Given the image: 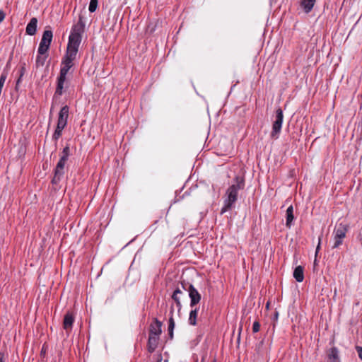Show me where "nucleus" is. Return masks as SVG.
Segmentation results:
<instances>
[{"label":"nucleus","mask_w":362,"mask_h":362,"mask_svg":"<svg viewBox=\"0 0 362 362\" xmlns=\"http://www.w3.org/2000/svg\"><path fill=\"white\" fill-rule=\"evenodd\" d=\"M84 23L81 18L74 25L69 37L67 49L65 56L63 57L61 64L59 76L57 78V85L54 93V96L62 95L64 93V88H66V75L70 69L74 66L78 47L81 42V35L84 31Z\"/></svg>","instance_id":"obj_1"},{"label":"nucleus","mask_w":362,"mask_h":362,"mask_svg":"<svg viewBox=\"0 0 362 362\" xmlns=\"http://www.w3.org/2000/svg\"><path fill=\"white\" fill-rule=\"evenodd\" d=\"M245 187L244 179L240 177H235V183L230 186L226 192V198L223 201V206L221 210V214H223L231 209L238 200V192Z\"/></svg>","instance_id":"obj_2"},{"label":"nucleus","mask_w":362,"mask_h":362,"mask_svg":"<svg viewBox=\"0 0 362 362\" xmlns=\"http://www.w3.org/2000/svg\"><path fill=\"white\" fill-rule=\"evenodd\" d=\"M69 107L67 105L62 107L59 112L56 129L52 135V139L55 141L61 137L62 131L67 124Z\"/></svg>","instance_id":"obj_3"},{"label":"nucleus","mask_w":362,"mask_h":362,"mask_svg":"<svg viewBox=\"0 0 362 362\" xmlns=\"http://www.w3.org/2000/svg\"><path fill=\"white\" fill-rule=\"evenodd\" d=\"M284 120V114L282 110L279 107L276 110L275 118L272 124V130L271 132V136L277 139L281 132L282 124Z\"/></svg>","instance_id":"obj_4"},{"label":"nucleus","mask_w":362,"mask_h":362,"mask_svg":"<svg viewBox=\"0 0 362 362\" xmlns=\"http://www.w3.org/2000/svg\"><path fill=\"white\" fill-rule=\"evenodd\" d=\"M53 37L52 31L46 30L42 34L41 41L37 49V52L40 54H45L48 51Z\"/></svg>","instance_id":"obj_5"},{"label":"nucleus","mask_w":362,"mask_h":362,"mask_svg":"<svg viewBox=\"0 0 362 362\" xmlns=\"http://www.w3.org/2000/svg\"><path fill=\"white\" fill-rule=\"evenodd\" d=\"M182 285L183 288L186 290L189 293V297L190 298L189 306L191 308H193L194 307L197 306V304L200 302L202 299V296L197 291V289L192 284H189L188 288H185L183 284Z\"/></svg>","instance_id":"obj_6"},{"label":"nucleus","mask_w":362,"mask_h":362,"mask_svg":"<svg viewBox=\"0 0 362 362\" xmlns=\"http://www.w3.org/2000/svg\"><path fill=\"white\" fill-rule=\"evenodd\" d=\"M347 232L346 226L342 223L339 224L334 230V243L333 248H337L342 244V240L346 236Z\"/></svg>","instance_id":"obj_7"},{"label":"nucleus","mask_w":362,"mask_h":362,"mask_svg":"<svg viewBox=\"0 0 362 362\" xmlns=\"http://www.w3.org/2000/svg\"><path fill=\"white\" fill-rule=\"evenodd\" d=\"M66 163L58 161L54 169V177L52 180V184H57L62 178L64 174V167Z\"/></svg>","instance_id":"obj_8"},{"label":"nucleus","mask_w":362,"mask_h":362,"mask_svg":"<svg viewBox=\"0 0 362 362\" xmlns=\"http://www.w3.org/2000/svg\"><path fill=\"white\" fill-rule=\"evenodd\" d=\"M74 322V316L72 313L68 312L64 317L63 327L68 332L72 329Z\"/></svg>","instance_id":"obj_9"},{"label":"nucleus","mask_w":362,"mask_h":362,"mask_svg":"<svg viewBox=\"0 0 362 362\" xmlns=\"http://www.w3.org/2000/svg\"><path fill=\"white\" fill-rule=\"evenodd\" d=\"M162 323L157 319L150 325L149 335L159 337L161 334Z\"/></svg>","instance_id":"obj_10"},{"label":"nucleus","mask_w":362,"mask_h":362,"mask_svg":"<svg viewBox=\"0 0 362 362\" xmlns=\"http://www.w3.org/2000/svg\"><path fill=\"white\" fill-rule=\"evenodd\" d=\"M199 308L197 306L194 307L189 312L188 323L192 326H195L197 325V318L199 313Z\"/></svg>","instance_id":"obj_11"},{"label":"nucleus","mask_w":362,"mask_h":362,"mask_svg":"<svg viewBox=\"0 0 362 362\" xmlns=\"http://www.w3.org/2000/svg\"><path fill=\"white\" fill-rule=\"evenodd\" d=\"M37 19L32 18L26 26L25 33L29 35H34L37 31Z\"/></svg>","instance_id":"obj_12"},{"label":"nucleus","mask_w":362,"mask_h":362,"mask_svg":"<svg viewBox=\"0 0 362 362\" xmlns=\"http://www.w3.org/2000/svg\"><path fill=\"white\" fill-rule=\"evenodd\" d=\"M327 357L329 362H340L339 350L337 347H332L327 351Z\"/></svg>","instance_id":"obj_13"},{"label":"nucleus","mask_w":362,"mask_h":362,"mask_svg":"<svg viewBox=\"0 0 362 362\" xmlns=\"http://www.w3.org/2000/svg\"><path fill=\"white\" fill-rule=\"evenodd\" d=\"M182 294H183V292L179 288H177L174 291V292L173 293V295L171 296L172 299L176 303L178 311H180L182 308V304H181V301H180V296Z\"/></svg>","instance_id":"obj_14"},{"label":"nucleus","mask_w":362,"mask_h":362,"mask_svg":"<svg viewBox=\"0 0 362 362\" xmlns=\"http://www.w3.org/2000/svg\"><path fill=\"white\" fill-rule=\"evenodd\" d=\"M293 277L298 282H302L304 279V269L302 266L296 267L293 272Z\"/></svg>","instance_id":"obj_15"},{"label":"nucleus","mask_w":362,"mask_h":362,"mask_svg":"<svg viewBox=\"0 0 362 362\" xmlns=\"http://www.w3.org/2000/svg\"><path fill=\"white\" fill-rule=\"evenodd\" d=\"M286 226L290 228L294 219L293 207L291 205L288 206V209H286Z\"/></svg>","instance_id":"obj_16"},{"label":"nucleus","mask_w":362,"mask_h":362,"mask_svg":"<svg viewBox=\"0 0 362 362\" xmlns=\"http://www.w3.org/2000/svg\"><path fill=\"white\" fill-rule=\"evenodd\" d=\"M158 341V337L156 336H148V346L150 352L154 351L156 349Z\"/></svg>","instance_id":"obj_17"},{"label":"nucleus","mask_w":362,"mask_h":362,"mask_svg":"<svg viewBox=\"0 0 362 362\" xmlns=\"http://www.w3.org/2000/svg\"><path fill=\"white\" fill-rule=\"evenodd\" d=\"M315 0H301V6L305 13H309L313 9Z\"/></svg>","instance_id":"obj_18"},{"label":"nucleus","mask_w":362,"mask_h":362,"mask_svg":"<svg viewBox=\"0 0 362 362\" xmlns=\"http://www.w3.org/2000/svg\"><path fill=\"white\" fill-rule=\"evenodd\" d=\"M173 311H174L173 307L172 306L171 310H170V317L169 318V323H168V332H169V336H170V339H173V329L175 327V321L173 319Z\"/></svg>","instance_id":"obj_19"},{"label":"nucleus","mask_w":362,"mask_h":362,"mask_svg":"<svg viewBox=\"0 0 362 362\" xmlns=\"http://www.w3.org/2000/svg\"><path fill=\"white\" fill-rule=\"evenodd\" d=\"M69 154H70V148L68 146H66L63 148L62 154L60 156L59 161L66 163V161L68 160Z\"/></svg>","instance_id":"obj_20"},{"label":"nucleus","mask_w":362,"mask_h":362,"mask_svg":"<svg viewBox=\"0 0 362 362\" xmlns=\"http://www.w3.org/2000/svg\"><path fill=\"white\" fill-rule=\"evenodd\" d=\"M47 56L45 54H40L37 52V55L36 57V66H42L45 64L46 61Z\"/></svg>","instance_id":"obj_21"},{"label":"nucleus","mask_w":362,"mask_h":362,"mask_svg":"<svg viewBox=\"0 0 362 362\" xmlns=\"http://www.w3.org/2000/svg\"><path fill=\"white\" fill-rule=\"evenodd\" d=\"M98 7V0H90L88 10L90 13L95 12Z\"/></svg>","instance_id":"obj_22"},{"label":"nucleus","mask_w":362,"mask_h":362,"mask_svg":"<svg viewBox=\"0 0 362 362\" xmlns=\"http://www.w3.org/2000/svg\"><path fill=\"white\" fill-rule=\"evenodd\" d=\"M7 77V74L6 73H2L0 76V88H3L4 83L6 81Z\"/></svg>","instance_id":"obj_23"},{"label":"nucleus","mask_w":362,"mask_h":362,"mask_svg":"<svg viewBox=\"0 0 362 362\" xmlns=\"http://www.w3.org/2000/svg\"><path fill=\"white\" fill-rule=\"evenodd\" d=\"M259 329H260V324L259 323V322H257V321L254 322L253 325H252V332L255 333L258 332L259 331Z\"/></svg>","instance_id":"obj_24"},{"label":"nucleus","mask_w":362,"mask_h":362,"mask_svg":"<svg viewBox=\"0 0 362 362\" xmlns=\"http://www.w3.org/2000/svg\"><path fill=\"white\" fill-rule=\"evenodd\" d=\"M8 356L4 351H0V362H6Z\"/></svg>","instance_id":"obj_25"},{"label":"nucleus","mask_w":362,"mask_h":362,"mask_svg":"<svg viewBox=\"0 0 362 362\" xmlns=\"http://www.w3.org/2000/svg\"><path fill=\"white\" fill-rule=\"evenodd\" d=\"M359 358L362 360V347L357 346L356 347Z\"/></svg>","instance_id":"obj_26"},{"label":"nucleus","mask_w":362,"mask_h":362,"mask_svg":"<svg viewBox=\"0 0 362 362\" xmlns=\"http://www.w3.org/2000/svg\"><path fill=\"white\" fill-rule=\"evenodd\" d=\"M5 13L0 10V23H1L5 18Z\"/></svg>","instance_id":"obj_27"},{"label":"nucleus","mask_w":362,"mask_h":362,"mask_svg":"<svg viewBox=\"0 0 362 362\" xmlns=\"http://www.w3.org/2000/svg\"><path fill=\"white\" fill-rule=\"evenodd\" d=\"M19 72H20L21 77H23V76L24 75V74L25 72V68L24 66L21 67Z\"/></svg>","instance_id":"obj_28"},{"label":"nucleus","mask_w":362,"mask_h":362,"mask_svg":"<svg viewBox=\"0 0 362 362\" xmlns=\"http://www.w3.org/2000/svg\"><path fill=\"white\" fill-rule=\"evenodd\" d=\"M320 238H319V243H318V245H317V246L316 247V252H315L316 255L317 254V252H318V251L320 250Z\"/></svg>","instance_id":"obj_29"},{"label":"nucleus","mask_w":362,"mask_h":362,"mask_svg":"<svg viewBox=\"0 0 362 362\" xmlns=\"http://www.w3.org/2000/svg\"><path fill=\"white\" fill-rule=\"evenodd\" d=\"M21 76L19 75V78H18L17 81H16V86H18V84L20 83L21 81Z\"/></svg>","instance_id":"obj_30"},{"label":"nucleus","mask_w":362,"mask_h":362,"mask_svg":"<svg viewBox=\"0 0 362 362\" xmlns=\"http://www.w3.org/2000/svg\"><path fill=\"white\" fill-rule=\"evenodd\" d=\"M201 362H204V358H202V361H201Z\"/></svg>","instance_id":"obj_31"},{"label":"nucleus","mask_w":362,"mask_h":362,"mask_svg":"<svg viewBox=\"0 0 362 362\" xmlns=\"http://www.w3.org/2000/svg\"><path fill=\"white\" fill-rule=\"evenodd\" d=\"M214 362H216V361H214Z\"/></svg>","instance_id":"obj_32"}]
</instances>
